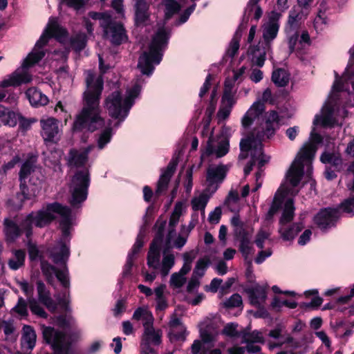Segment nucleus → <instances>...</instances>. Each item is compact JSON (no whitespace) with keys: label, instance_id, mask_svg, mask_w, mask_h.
<instances>
[{"label":"nucleus","instance_id":"obj_14","mask_svg":"<svg viewBox=\"0 0 354 354\" xmlns=\"http://www.w3.org/2000/svg\"><path fill=\"white\" fill-rule=\"evenodd\" d=\"M227 168L225 165L209 166L207 171L206 180L208 189L215 192L218 188V184L221 183L225 178Z\"/></svg>","mask_w":354,"mask_h":354},{"label":"nucleus","instance_id":"obj_55","mask_svg":"<svg viewBox=\"0 0 354 354\" xmlns=\"http://www.w3.org/2000/svg\"><path fill=\"white\" fill-rule=\"evenodd\" d=\"M209 263V260L205 259H200L194 268V274L200 277H203L205 274V269Z\"/></svg>","mask_w":354,"mask_h":354},{"label":"nucleus","instance_id":"obj_57","mask_svg":"<svg viewBox=\"0 0 354 354\" xmlns=\"http://www.w3.org/2000/svg\"><path fill=\"white\" fill-rule=\"evenodd\" d=\"M239 250L246 259L252 250L251 239L239 241Z\"/></svg>","mask_w":354,"mask_h":354},{"label":"nucleus","instance_id":"obj_42","mask_svg":"<svg viewBox=\"0 0 354 354\" xmlns=\"http://www.w3.org/2000/svg\"><path fill=\"white\" fill-rule=\"evenodd\" d=\"M41 188V186H35L30 183L28 186L26 185L25 181L21 182L20 184L21 192L24 199H31L36 197L39 193Z\"/></svg>","mask_w":354,"mask_h":354},{"label":"nucleus","instance_id":"obj_60","mask_svg":"<svg viewBox=\"0 0 354 354\" xmlns=\"http://www.w3.org/2000/svg\"><path fill=\"white\" fill-rule=\"evenodd\" d=\"M234 236L239 241L248 239L252 238V232L248 231L245 226L238 229H234Z\"/></svg>","mask_w":354,"mask_h":354},{"label":"nucleus","instance_id":"obj_54","mask_svg":"<svg viewBox=\"0 0 354 354\" xmlns=\"http://www.w3.org/2000/svg\"><path fill=\"white\" fill-rule=\"evenodd\" d=\"M28 301H26L24 298L19 297L17 304L12 310L21 316H26L28 315Z\"/></svg>","mask_w":354,"mask_h":354},{"label":"nucleus","instance_id":"obj_34","mask_svg":"<svg viewBox=\"0 0 354 354\" xmlns=\"http://www.w3.org/2000/svg\"><path fill=\"white\" fill-rule=\"evenodd\" d=\"M36 337L34 329L30 326L25 325L23 328L22 344L28 349H32L35 346Z\"/></svg>","mask_w":354,"mask_h":354},{"label":"nucleus","instance_id":"obj_21","mask_svg":"<svg viewBox=\"0 0 354 354\" xmlns=\"http://www.w3.org/2000/svg\"><path fill=\"white\" fill-rule=\"evenodd\" d=\"M245 292L250 304L256 307H260L267 298L266 288L258 284L245 289Z\"/></svg>","mask_w":354,"mask_h":354},{"label":"nucleus","instance_id":"obj_62","mask_svg":"<svg viewBox=\"0 0 354 354\" xmlns=\"http://www.w3.org/2000/svg\"><path fill=\"white\" fill-rule=\"evenodd\" d=\"M145 234L142 232H140L138 234L135 244L133 246L131 252L129 254H132L134 257L135 254L139 252L140 250L142 248L144 244Z\"/></svg>","mask_w":354,"mask_h":354},{"label":"nucleus","instance_id":"obj_38","mask_svg":"<svg viewBox=\"0 0 354 354\" xmlns=\"http://www.w3.org/2000/svg\"><path fill=\"white\" fill-rule=\"evenodd\" d=\"M25 258L26 253L24 250H15L8 260V265L11 270H18L24 265Z\"/></svg>","mask_w":354,"mask_h":354},{"label":"nucleus","instance_id":"obj_17","mask_svg":"<svg viewBox=\"0 0 354 354\" xmlns=\"http://www.w3.org/2000/svg\"><path fill=\"white\" fill-rule=\"evenodd\" d=\"M178 162V158H173L169 162L166 169L162 171L157 183L156 195L160 196L167 189L169 183L176 171Z\"/></svg>","mask_w":354,"mask_h":354},{"label":"nucleus","instance_id":"obj_50","mask_svg":"<svg viewBox=\"0 0 354 354\" xmlns=\"http://www.w3.org/2000/svg\"><path fill=\"white\" fill-rule=\"evenodd\" d=\"M55 277L60 281L63 287L68 288L70 287V281L68 277V270L66 265L64 266L63 270H58L56 272Z\"/></svg>","mask_w":354,"mask_h":354},{"label":"nucleus","instance_id":"obj_29","mask_svg":"<svg viewBox=\"0 0 354 354\" xmlns=\"http://www.w3.org/2000/svg\"><path fill=\"white\" fill-rule=\"evenodd\" d=\"M17 123V115L3 105L0 104V126L15 127Z\"/></svg>","mask_w":354,"mask_h":354},{"label":"nucleus","instance_id":"obj_63","mask_svg":"<svg viewBox=\"0 0 354 354\" xmlns=\"http://www.w3.org/2000/svg\"><path fill=\"white\" fill-rule=\"evenodd\" d=\"M44 180V175L41 172V169L38 168L34 171L33 174H32L30 178V183H32L35 186H41V182Z\"/></svg>","mask_w":354,"mask_h":354},{"label":"nucleus","instance_id":"obj_48","mask_svg":"<svg viewBox=\"0 0 354 354\" xmlns=\"http://www.w3.org/2000/svg\"><path fill=\"white\" fill-rule=\"evenodd\" d=\"M241 38V32L236 31L232 39L229 48L226 51V55L234 57L239 49V42Z\"/></svg>","mask_w":354,"mask_h":354},{"label":"nucleus","instance_id":"obj_1","mask_svg":"<svg viewBox=\"0 0 354 354\" xmlns=\"http://www.w3.org/2000/svg\"><path fill=\"white\" fill-rule=\"evenodd\" d=\"M85 74L86 89L83 93V106L75 115L72 129L77 132L84 130L94 132L104 128L96 138L97 147L101 150L110 142L113 135L111 121L109 120L106 124L100 115V99L103 90V79L91 71H87Z\"/></svg>","mask_w":354,"mask_h":354},{"label":"nucleus","instance_id":"obj_25","mask_svg":"<svg viewBox=\"0 0 354 354\" xmlns=\"http://www.w3.org/2000/svg\"><path fill=\"white\" fill-rule=\"evenodd\" d=\"M135 19L137 24L144 23L149 17L147 0H135Z\"/></svg>","mask_w":354,"mask_h":354},{"label":"nucleus","instance_id":"obj_16","mask_svg":"<svg viewBox=\"0 0 354 354\" xmlns=\"http://www.w3.org/2000/svg\"><path fill=\"white\" fill-rule=\"evenodd\" d=\"M95 147L94 145H89L83 151H78L75 149H70L68 156L66 157L67 165L70 167H82L88 161V153Z\"/></svg>","mask_w":354,"mask_h":354},{"label":"nucleus","instance_id":"obj_52","mask_svg":"<svg viewBox=\"0 0 354 354\" xmlns=\"http://www.w3.org/2000/svg\"><path fill=\"white\" fill-rule=\"evenodd\" d=\"M238 325L234 323L227 324L223 330V333L231 337H240L241 330H237Z\"/></svg>","mask_w":354,"mask_h":354},{"label":"nucleus","instance_id":"obj_13","mask_svg":"<svg viewBox=\"0 0 354 354\" xmlns=\"http://www.w3.org/2000/svg\"><path fill=\"white\" fill-rule=\"evenodd\" d=\"M281 14L272 11L268 16V21L263 26V37L267 48H270V42L277 37L279 25V19Z\"/></svg>","mask_w":354,"mask_h":354},{"label":"nucleus","instance_id":"obj_37","mask_svg":"<svg viewBox=\"0 0 354 354\" xmlns=\"http://www.w3.org/2000/svg\"><path fill=\"white\" fill-rule=\"evenodd\" d=\"M41 270L48 283L52 286H54L55 282L54 277L55 276L57 269L55 266L50 264L48 261H41Z\"/></svg>","mask_w":354,"mask_h":354},{"label":"nucleus","instance_id":"obj_33","mask_svg":"<svg viewBox=\"0 0 354 354\" xmlns=\"http://www.w3.org/2000/svg\"><path fill=\"white\" fill-rule=\"evenodd\" d=\"M285 195L286 193L281 189H279L275 193L272 203L266 214L267 220L272 219L273 216L278 212L281 207Z\"/></svg>","mask_w":354,"mask_h":354},{"label":"nucleus","instance_id":"obj_43","mask_svg":"<svg viewBox=\"0 0 354 354\" xmlns=\"http://www.w3.org/2000/svg\"><path fill=\"white\" fill-rule=\"evenodd\" d=\"M303 228L304 225L302 223H295L289 228L281 227L279 232L281 234V237L285 241H290L292 240Z\"/></svg>","mask_w":354,"mask_h":354},{"label":"nucleus","instance_id":"obj_18","mask_svg":"<svg viewBox=\"0 0 354 354\" xmlns=\"http://www.w3.org/2000/svg\"><path fill=\"white\" fill-rule=\"evenodd\" d=\"M106 28L104 33L113 44L120 45L126 40L125 30L120 23L112 20Z\"/></svg>","mask_w":354,"mask_h":354},{"label":"nucleus","instance_id":"obj_27","mask_svg":"<svg viewBox=\"0 0 354 354\" xmlns=\"http://www.w3.org/2000/svg\"><path fill=\"white\" fill-rule=\"evenodd\" d=\"M26 95L30 103L35 106H44L48 104V99L46 95L43 94L36 88L32 87L28 88Z\"/></svg>","mask_w":354,"mask_h":354},{"label":"nucleus","instance_id":"obj_10","mask_svg":"<svg viewBox=\"0 0 354 354\" xmlns=\"http://www.w3.org/2000/svg\"><path fill=\"white\" fill-rule=\"evenodd\" d=\"M42 334L44 340L51 344L56 354H68L70 344L66 341V335L61 331H57L54 328L44 326Z\"/></svg>","mask_w":354,"mask_h":354},{"label":"nucleus","instance_id":"obj_59","mask_svg":"<svg viewBox=\"0 0 354 354\" xmlns=\"http://www.w3.org/2000/svg\"><path fill=\"white\" fill-rule=\"evenodd\" d=\"M239 201V193L236 190H230L228 195L225 201V204L230 209L231 211H234L232 209V205L236 204Z\"/></svg>","mask_w":354,"mask_h":354},{"label":"nucleus","instance_id":"obj_39","mask_svg":"<svg viewBox=\"0 0 354 354\" xmlns=\"http://www.w3.org/2000/svg\"><path fill=\"white\" fill-rule=\"evenodd\" d=\"M35 162V159L31 158L26 160L22 164L19 171L20 182L25 181V179L29 176L31 177L32 174L34 173V171L37 169Z\"/></svg>","mask_w":354,"mask_h":354},{"label":"nucleus","instance_id":"obj_51","mask_svg":"<svg viewBox=\"0 0 354 354\" xmlns=\"http://www.w3.org/2000/svg\"><path fill=\"white\" fill-rule=\"evenodd\" d=\"M242 304L243 301L241 296L238 293H235L223 302V306L227 308H232L239 307Z\"/></svg>","mask_w":354,"mask_h":354},{"label":"nucleus","instance_id":"obj_46","mask_svg":"<svg viewBox=\"0 0 354 354\" xmlns=\"http://www.w3.org/2000/svg\"><path fill=\"white\" fill-rule=\"evenodd\" d=\"M209 197L205 194H201L198 197L192 200V205L194 210H201L203 214H205V208L208 202Z\"/></svg>","mask_w":354,"mask_h":354},{"label":"nucleus","instance_id":"obj_6","mask_svg":"<svg viewBox=\"0 0 354 354\" xmlns=\"http://www.w3.org/2000/svg\"><path fill=\"white\" fill-rule=\"evenodd\" d=\"M167 37L163 29H160L153 37L149 52H144L140 57L138 66L144 75H150L154 67L153 64H159L161 60L160 51L167 44Z\"/></svg>","mask_w":354,"mask_h":354},{"label":"nucleus","instance_id":"obj_4","mask_svg":"<svg viewBox=\"0 0 354 354\" xmlns=\"http://www.w3.org/2000/svg\"><path fill=\"white\" fill-rule=\"evenodd\" d=\"M140 91V87L138 85H135L128 91L127 95L124 100L118 91H113L105 99L104 106L108 110L109 115L120 121L124 120Z\"/></svg>","mask_w":354,"mask_h":354},{"label":"nucleus","instance_id":"obj_7","mask_svg":"<svg viewBox=\"0 0 354 354\" xmlns=\"http://www.w3.org/2000/svg\"><path fill=\"white\" fill-rule=\"evenodd\" d=\"M263 136L261 133L254 135L251 133L246 138L241 139L240 142L241 153L239 158L243 160L248 158V152L250 151L251 159L257 158L258 160V168L263 167L270 160V157L263 152L261 139Z\"/></svg>","mask_w":354,"mask_h":354},{"label":"nucleus","instance_id":"obj_45","mask_svg":"<svg viewBox=\"0 0 354 354\" xmlns=\"http://www.w3.org/2000/svg\"><path fill=\"white\" fill-rule=\"evenodd\" d=\"M86 41V35L79 32L71 37V44L75 51L80 52L85 48Z\"/></svg>","mask_w":354,"mask_h":354},{"label":"nucleus","instance_id":"obj_11","mask_svg":"<svg viewBox=\"0 0 354 354\" xmlns=\"http://www.w3.org/2000/svg\"><path fill=\"white\" fill-rule=\"evenodd\" d=\"M166 226V221H161L158 227L156 236L151 243L149 250L147 254V265L157 269L160 261V246L162 243L164 238V232Z\"/></svg>","mask_w":354,"mask_h":354},{"label":"nucleus","instance_id":"obj_26","mask_svg":"<svg viewBox=\"0 0 354 354\" xmlns=\"http://www.w3.org/2000/svg\"><path fill=\"white\" fill-rule=\"evenodd\" d=\"M335 120L333 118V111L330 107H326L322 109L320 115H317L314 119V125H321L322 127H332L335 124Z\"/></svg>","mask_w":354,"mask_h":354},{"label":"nucleus","instance_id":"obj_28","mask_svg":"<svg viewBox=\"0 0 354 354\" xmlns=\"http://www.w3.org/2000/svg\"><path fill=\"white\" fill-rule=\"evenodd\" d=\"M3 224L4 232L7 240L10 241H15L21 234V230L13 221L5 218Z\"/></svg>","mask_w":354,"mask_h":354},{"label":"nucleus","instance_id":"obj_47","mask_svg":"<svg viewBox=\"0 0 354 354\" xmlns=\"http://www.w3.org/2000/svg\"><path fill=\"white\" fill-rule=\"evenodd\" d=\"M88 16L95 20L100 21V26L103 28H106V27L109 25V24L112 21V18L110 14L107 12H89Z\"/></svg>","mask_w":354,"mask_h":354},{"label":"nucleus","instance_id":"obj_22","mask_svg":"<svg viewBox=\"0 0 354 354\" xmlns=\"http://www.w3.org/2000/svg\"><path fill=\"white\" fill-rule=\"evenodd\" d=\"M49 252L50 257L55 263L62 266L66 265L70 251L65 243L61 242L58 245L52 248Z\"/></svg>","mask_w":354,"mask_h":354},{"label":"nucleus","instance_id":"obj_40","mask_svg":"<svg viewBox=\"0 0 354 354\" xmlns=\"http://www.w3.org/2000/svg\"><path fill=\"white\" fill-rule=\"evenodd\" d=\"M295 215V206L293 199H288L284 205V209L281 218L280 219V223L285 225L290 223L294 218Z\"/></svg>","mask_w":354,"mask_h":354},{"label":"nucleus","instance_id":"obj_3","mask_svg":"<svg viewBox=\"0 0 354 354\" xmlns=\"http://www.w3.org/2000/svg\"><path fill=\"white\" fill-rule=\"evenodd\" d=\"M310 138L312 141L304 145L288 170L287 178L293 187H297L300 183L305 165L307 174L310 176L312 173V161L317 150V144L322 142V137L313 131Z\"/></svg>","mask_w":354,"mask_h":354},{"label":"nucleus","instance_id":"obj_61","mask_svg":"<svg viewBox=\"0 0 354 354\" xmlns=\"http://www.w3.org/2000/svg\"><path fill=\"white\" fill-rule=\"evenodd\" d=\"M223 280L218 278H214L209 285H206L204 287V290L206 292H211L215 293L218 291V288L221 287Z\"/></svg>","mask_w":354,"mask_h":354},{"label":"nucleus","instance_id":"obj_19","mask_svg":"<svg viewBox=\"0 0 354 354\" xmlns=\"http://www.w3.org/2000/svg\"><path fill=\"white\" fill-rule=\"evenodd\" d=\"M213 142L214 139L212 136H211L207 140L205 151L201 156L202 158L204 156H209L212 154H215L217 158H221L228 153L230 144L227 140L223 139L221 140L216 147L214 146Z\"/></svg>","mask_w":354,"mask_h":354},{"label":"nucleus","instance_id":"obj_44","mask_svg":"<svg viewBox=\"0 0 354 354\" xmlns=\"http://www.w3.org/2000/svg\"><path fill=\"white\" fill-rule=\"evenodd\" d=\"M165 17L166 19H170L174 14L180 10V5L176 0H164Z\"/></svg>","mask_w":354,"mask_h":354},{"label":"nucleus","instance_id":"obj_64","mask_svg":"<svg viewBox=\"0 0 354 354\" xmlns=\"http://www.w3.org/2000/svg\"><path fill=\"white\" fill-rule=\"evenodd\" d=\"M170 338L172 340L184 341L185 339V329L184 326H180L178 331L172 329L170 333Z\"/></svg>","mask_w":354,"mask_h":354},{"label":"nucleus","instance_id":"obj_31","mask_svg":"<svg viewBox=\"0 0 354 354\" xmlns=\"http://www.w3.org/2000/svg\"><path fill=\"white\" fill-rule=\"evenodd\" d=\"M242 344L261 343L265 342L262 333L258 330L249 332L246 328L241 330V337Z\"/></svg>","mask_w":354,"mask_h":354},{"label":"nucleus","instance_id":"obj_5","mask_svg":"<svg viewBox=\"0 0 354 354\" xmlns=\"http://www.w3.org/2000/svg\"><path fill=\"white\" fill-rule=\"evenodd\" d=\"M66 30L60 27L57 21L52 19L50 20L45 32L37 41L34 50L28 54L22 64V68L20 71H26V69L38 63L45 55L43 50H37L36 48H41L51 37H55L60 40L66 36Z\"/></svg>","mask_w":354,"mask_h":354},{"label":"nucleus","instance_id":"obj_2","mask_svg":"<svg viewBox=\"0 0 354 354\" xmlns=\"http://www.w3.org/2000/svg\"><path fill=\"white\" fill-rule=\"evenodd\" d=\"M71 209L68 207L63 206L59 203H49L46 207L30 213L21 221L19 227L21 233L25 232L27 238H29L32 233L33 225L38 227H43L55 219V214H57L62 217L59 225L63 239L66 240L70 235L71 227Z\"/></svg>","mask_w":354,"mask_h":354},{"label":"nucleus","instance_id":"obj_23","mask_svg":"<svg viewBox=\"0 0 354 354\" xmlns=\"http://www.w3.org/2000/svg\"><path fill=\"white\" fill-rule=\"evenodd\" d=\"M162 331L160 330H155L153 324L145 328L144 333L142 337V343L147 344H153L158 346L161 344Z\"/></svg>","mask_w":354,"mask_h":354},{"label":"nucleus","instance_id":"obj_58","mask_svg":"<svg viewBox=\"0 0 354 354\" xmlns=\"http://www.w3.org/2000/svg\"><path fill=\"white\" fill-rule=\"evenodd\" d=\"M185 281L186 278L185 276L178 272H175L171 276L170 283L171 286H174V288H179L182 287Z\"/></svg>","mask_w":354,"mask_h":354},{"label":"nucleus","instance_id":"obj_8","mask_svg":"<svg viewBox=\"0 0 354 354\" xmlns=\"http://www.w3.org/2000/svg\"><path fill=\"white\" fill-rule=\"evenodd\" d=\"M89 184L90 174L88 168L83 167L75 172L70 185L71 203L73 207L77 206L86 200Z\"/></svg>","mask_w":354,"mask_h":354},{"label":"nucleus","instance_id":"obj_36","mask_svg":"<svg viewBox=\"0 0 354 354\" xmlns=\"http://www.w3.org/2000/svg\"><path fill=\"white\" fill-rule=\"evenodd\" d=\"M279 118L277 112L271 111L268 113L266 118V128L265 133L269 137L274 134L276 129L279 128Z\"/></svg>","mask_w":354,"mask_h":354},{"label":"nucleus","instance_id":"obj_32","mask_svg":"<svg viewBox=\"0 0 354 354\" xmlns=\"http://www.w3.org/2000/svg\"><path fill=\"white\" fill-rule=\"evenodd\" d=\"M132 318L137 321L142 320L144 322V328L153 324V317L147 307H140L137 308L134 311Z\"/></svg>","mask_w":354,"mask_h":354},{"label":"nucleus","instance_id":"obj_15","mask_svg":"<svg viewBox=\"0 0 354 354\" xmlns=\"http://www.w3.org/2000/svg\"><path fill=\"white\" fill-rule=\"evenodd\" d=\"M59 120L54 118H48L40 120L41 136L45 140L55 141L59 139L60 129Z\"/></svg>","mask_w":354,"mask_h":354},{"label":"nucleus","instance_id":"obj_30","mask_svg":"<svg viewBox=\"0 0 354 354\" xmlns=\"http://www.w3.org/2000/svg\"><path fill=\"white\" fill-rule=\"evenodd\" d=\"M170 249L165 247L162 251L163 258L162 260L160 273L163 277H165L169 273L170 270L174 266L175 257L173 254L169 253Z\"/></svg>","mask_w":354,"mask_h":354},{"label":"nucleus","instance_id":"obj_9","mask_svg":"<svg viewBox=\"0 0 354 354\" xmlns=\"http://www.w3.org/2000/svg\"><path fill=\"white\" fill-rule=\"evenodd\" d=\"M340 209L346 213H351L354 209V197L345 200L339 207H328L322 209L315 217V223L321 229H326L335 225L340 217Z\"/></svg>","mask_w":354,"mask_h":354},{"label":"nucleus","instance_id":"obj_24","mask_svg":"<svg viewBox=\"0 0 354 354\" xmlns=\"http://www.w3.org/2000/svg\"><path fill=\"white\" fill-rule=\"evenodd\" d=\"M270 48H267L266 46L263 44H259L251 48L252 58L251 62L253 65L259 67H262L266 60V55L267 52Z\"/></svg>","mask_w":354,"mask_h":354},{"label":"nucleus","instance_id":"obj_49","mask_svg":"<svg viewBox=\"0 0 354 354\" xmlns=\"http://www.w3.org/2000/svg\"><path fill=\"white\" fill-rule=\"evenodd\" d=\"M28 303L31 312L42 318H47L48 314L35 298H28Z\"/></svg>","mask_w":354,"mask_h":354},{"label":"nucleus","instance_id":"obj_41","mask_svg":"<svg viewBox=\"0 0 354 354\" xmlns=\"http://www.w3.org/2000/svg\"><path fill=\"white\" fill-rule=\"evenodd\" d=\"M289 74L282 68H278L272 72V80L279 87L286 86L289 82Z\"/></svg>","mask_w":354,"mask_h":354},{"label":"nucleus","instance_id":"obj_35","mask_svg":"<svg viewBox=\"0 0 354 354\" xmlns=\"http://www.w3.org/2000/svg\"><path fill=\"white\" fill-rule=\"evenodd\" d=\"M320 160L323 163L329 164L337 169H340L342 165V160L338 153L326 151L322 154Z\"/></svg>","mask_w":354,"mask_h":354},{"label":"nucleus","instance_id":"obj_12","mask_svg":"<svg viewBox=\"0 0 354 354\" xmlns=\"http://www.w3.org/2000/svg\"><path fill=\"white\" fill-rule=\"evenodd\" d=\"M32 81V76L28 71H20L19 69L12 73L8 78L0 82V102L7 95L4 89L9 86H18L21 84H27Z\"/></svg>","mask_w":354,"mask_h":354},{"label":"nucleus","instance_id":"obj_56","mask_svg":"<svg viewBox=\"0 0 354 354\" xmlns=\"http://www.w3.org/2000/svg\"><path fill=\"white\" fill-rule=\"evenodd\" d=\"M270 232L268 231L265 230L263 228H261L256 236V239L254 241V243H256L257 246L260 249L263 248V243L265 240L268 239L270 236Z\"/></svg>","mask_w":354,"mask_h":354},{"label":"nucleus","instance_id":"obj_20","mask_svg":"<svg viewBox=\"0 0 354 354\" xmlns=\"http://www.w3.org/2000/svg\"><path fill=\"white\" fill-rule=\"evenodd\" d=\"M36 283L39 301L43 304L49 311L55 313L57 308V304L51 298L50 291L46 288V285L42 281L39 280Z\"/></svg>","mask_w":354,"mask_h":354},{"label":"nucleus","instance_id":"obj_53","mask_svg":"<svg viewBox=\"0 0 354 354\" xmlns=\"http://www.w3.org/2000/svg\"><path fill=\"white\" fill-rule=\"evenodd\" d=\"M234 103L233 96L231 93V88L228 86L227 82L225 84V91L222 97L223 106L232 108Z\"/></svg>","mask_w":354,"mask_h":354}]
</instances>
